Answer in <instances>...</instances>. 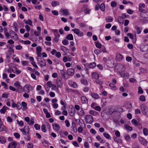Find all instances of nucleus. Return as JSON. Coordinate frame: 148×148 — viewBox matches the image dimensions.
Segmentation results:
<instances>
[{"instance_id": "nucleus-57", "label": "nucleus", "mask_w": 148, "mask_h": 148, "mask_svg": "<svg viewBox=\"0 0 148 148\" xmlns=\"http://www.w3.org/2000/svg\"><path fill=\"white\" fill-rule=\"evenodd\" d=\"M8 94L6 93H4L2 94V97L7 98L8 97Z\"/></svg>"}, {"instance_id": "nucleus-27", "label": "nucleus", "mask_w": 148, "mask_h": 148, "mask_svg": "<svg viewBox=\"0 0 148 148\" xmlns=\"http://www.w3.org/2000/svg\"><path fill=\"white\" fill-rule=\"evenodd\" d=\"M135 28L137 30L136 32L137 34H139L141 33L142 30L141 28H140L137 26H135Z\"/></svg>"}, {"instance_id": "nucleus-31", "label": "nucleus", "mask_w": 148, "mask_h": 148, "mask_svg": "<svg viewBox=\"0 0 148 148\" xmlns=\"http://www.w3.org/2000/svg\"><path fill=\"white\" fill-rule=\"evenodd\" d=\"M143 132L145 136H147L148 135V130L147 128H144L143 129Z\"/></svg>"}, {"instance_id": "nucleus-19", "label": "nucleus", "mask_w": 148, "mask_h": 148, "mask_svg": "<svg viewBox=\"0 0 148 148\" xmlns=\"http://www.w3.org/2000/svg\"><path fill=\"white\" fill-rule=\"evenodd\" d=\"M6 140L5 138L3 136H0V143L4 144L6 143Z\"/></svg>"}, {"instance_id": "nucleus-54", "label": "nucleus", "mask_w": 148, "mask_h": 148, "mask_svg": "<svg viewBox=\"0 0 148 148\" xmlns=\"http://www.w3.org/2000/svg\"><path fill=\"white\" fill-rule=\"evenodd\" d=\"M22 48V47L20 45H19L16 46V49L18 50H20Z\"/></svg>"}, {"instance_id": "nucleus-32", "label": "nucleus", "mask_w": 148, "mask_h": 148, "mask_svg": "<svg viewBox=\"0 0 148 148\" xmlns=\"http://www.w3.org/2000/svg\"><path fill=\"white\" fill-rule=\"evenodd\" d=\"M100 8L102 11H104L105 10V5L103 3L101 4L100 5Z\"/></svg>"}, {"instance_id": "nucleus-29", "label": "nucleus", "mask_w": 148, "mask_h": 148, "mask_svg": "<svg viewBox=\"0 0 148 148\" xmlns=\"http://www.w3.org/2000/svg\"><path fill=\"white\" fill-rule=\"evenodd\" d=\"M96 64L95 62H93L92 63H90L89 65V66L90 68H93L96 66Z\"/></svg>"}, {"instance_id": "nucleus-16", "label": "nucleus", "mask_w": 148, "mask_h": 148, "mask_svg": "<svg viewBox=\"0 0 148 148\" xmlns=\"http://www.w3.org/2000/svg\"><path fill=\"white\" fill-rule=\"evenodd\" d=\"M60 73L62 76V77L65 79H67L69 78V77L68 76H66V73L63 70H61L60 71Z\"/></svg>"}, {"instance_id": "nucleus-26", "label": "nucleus", "mask_w": 148, "mask_h": 148, "mask_svg": "<svg viewBox=\"0 0 148 148\" xmlns=\"http://www.w3.org/2000/svg\"><path fill=\"white\" fill-rule=\"evenodd\" d=\"M81 100L83 103H86L88 101L87 98L84 96H82L81 97Z\"/></svg>"}, {"instance_id": "nucleus-51", "label": "nucleus", "mask_w": 148, "mask_h": 148, "mask_svg": "<svg viewBox=\"0 0 148 148\" xmlns=\"http://www.w3.org/2000/svg\"><path fill=\"white\" fill-rule=\"evenodd\" d=\"M46 126L45 125H42L41 127L42 130L43 132H45L46 131V130L45 129Z\"/></svg>"}, {"instance_id": "nucleus-17", "label": "nucleus", "mask_w": 148, "mask_h": 148, "mask_svg": "<svg viewBox=\"0 0 148 148\" xmlns=\"http://www.w3.org/2000/svg\"><path fill=\"white\" fill-rule=\"evenodd\" d=\"M92 77L95 79H97L99 77V75L96 73H92Z\"/></svg>"}, {"instance_id": "nucleus-11", "label": "nucleus", "mask_w": 148, "mask_h": 148, "mask_svg": "<svg viewBox=\"0 0 148 148\" xmlns=\"http://www.w3.org/2000/svg\"><path fill=\"white\" fill-rule=\"evenodd\" d=\"M74 70L73 69H69L67 70L66 75H67L69 76H72L74 74Z\"/></svg>"}, {"instance_id": "nucleus-46", "label": "nucleus", "mask_w": 148, "mask_h": 148, "mask_svg": "<svg viewBox=\"0 0 148 148\" xmlns=\"http://www.w3.org/2000/svg\"><path fill=\"white\" fill-rule=\"evenodd\" d=\"M14 135L17 138H18L20 137V135L18 133H14Z\"/></svg>"}, {"instance_id": "nucleus-28", "label": "nucleus", "mask_w": 148, "mask_h": 148, "mask_svg": "<svg viewBox=\"0 0 148 148\" xmlns=\"http://www.w3.org/2000/svg\"><path fill=\"white\" fill-rule=\"evenodd\" d=\"M124 127L127 130L130 131H131L132 130V127L130 126L125 125H124Z\"/></svg>"}, {"instance_id": "nucleus-4", "label": "nucleus", "mask_w": 148, "mask_h": 148, "mask_svg": "<svg viewBox=\"0 0 148 148\" xmlns=\"http://www.w3.org/2000/svg\"><path fill=\"white\" fill-rule=\"evenodd\" d=\"M85 119L86 123L91 124L93 121V117L90 115H88L86 116Z\"/></svg>"}, {"instance_id": "nucleus-25", "label": "nucleus", "mask_w": 148, "mask_h": 148, "mask_svg": "<svg viewBox=\"0 0 148 148\" xmlns=\"http://www.w3.org/2000/svg\"><path fill=\"white\" fill-rule=\"evenodd\" d=\"M40 64L41 67L45 66V65H46V62L45 60L44 59H43V60H42L40 61Z\"/></svg>"}, {"instance_id": "nucleus-38", "label": "nucleus", "mask_w": 148, "mask_h": 148, "mask_svg": "<svg viewBox=\"0 0 148 148\" xmlns=\"http://www.w3.org/2000/svg\"><path fill=\"white\" fill-rule=\"evenodd\" d=\"M34 121L33 118H31L30 119V121H29L28 123L30 125H32L34 124Z\"/></svg>"}, {"instance_id": "nucleus-22", "label": "nucleus", "mask_w": 148, "mask_h": 148, "mask_svg": "<svg viewBox=\"0 0 148 148\" xmlns=\"http://www.w3.org/2000/svg\"><path fill=\"white\" fill-rule=\"evenodd\" d=\"M8 108L5 106H4L0 110V112L1 113L4 114L6 111V109Z\"/></svg>"}, {"instance_id": "nucleus-55", "label": "nucleus", "mask_w": 148, "mask_h": 148, "mask_svg": "<svg viewBox=\"0 0 148 148\" xmlns=\"http://www.w3.org/2000/svg\"><path fill=\"white\" fill-rule=\"evenodd\" d=\"M79 114L80 115L83 116L84 115V111L82 110H81L80 111H79Z\"/></svg>"}, {"instance_id": "nucleus-33", "label": "nucleus", "mask_w": 148, "mask_h": 148, "mask_svg": "<svg viewBox=\"0 0 148 148\" xmlns=\"http://www.w3.org/2000/svg\"><path fill=\"white\" fill-rule=\"evenodd\" d=\"M114 140L117 143H122V140L116 137H115L114 138Z\"/></svg>"}, {"instance_id": "nucleus-59", "label": "nucleus", "mask_w": 148, "mask_h": 148, "mask_svg": "<svg viewBox=\"0 0 148 148\" xmlns=\"http://www.w3.org/2000/svg\"><path fill=\"white\" fill-rule=\"evenodd\" d=\"M31 64L36 69H38V66L36 65V62H35L33 61L31 63Z\"/></svg>"}, {"instance_id": "nucleus-43", "label": "nucleus", "mask_w": 148, "mask_h": 148, "mask_svg": "<svg viewBox=\"0 0 148 148\" xmlns=\"http://www.w3.org/2000/svg\"><path fill=\"white\" fill-rule=\"evenodd\" d=\"M139 99L140 101H145V97L144 95H141L139 97Z\"/></svg>"}, {"instance_id": "nucleus-1", "label": "nucleus", "mask_w": 148, "mask_h": 148, "mask_svg": "<svg viewBox=\"0 0 148 148\" xmlns=\"http://www.w3.org/2000/svg\"><path fill=\"white\" fill-rule=\"evenodd\" d=\"M140 108L143 114L147 117H148V108L144 104H142L140 106Z\"/></svg>"}, {"instance_id": "nucleus-49", "label": "nucleus", "mask_w": 148, "mask_h": 148, "mask_svg": "<svg viewBox=\"0 0 148 148\" xmlns=\"http://www.w3.org/2000/svg\"><path fill=\"white\" fill-rule=\"evenodd\" d=\"M27 148H33V145L32 143H28L27 145Z\"/></svg>"}, {"instance_id": "nucleus-6", "label": "nucleus", "mask_w": 148, "mask_h": 148, "mask_svg": "<svg viewBox=\"0 0 148 148\" xmlns=\"http://www.w3.org/2000/svg\"><path fill=\"white\" fill-rule=\"evenodd\" d=\"M29 88H31V89H33V87L32 86L29 84H27L23 88V91L25 93H29Z\"/></svg>"}, {"instance_id": "nucleus-5", "label": "nucleus", "mask_w": 148, "mask_h": 148, "mask_svg": "<svg viewBox=\"0 0 148 148\" xmlns=\"http://www.w3.org/2000/svg\"><path fill=\"white\" fill-rule=\"evenodd\" d=\"M36 51H37L36 54L37 55V59L38 60L40 59V58H41V54L40 53L42 51V48L41 47L38 46L36 47Z\"/></svg>"}, {"instance_id": "nucleus-48", "label": "nucleus", "mask_w": 148, "mask_h": 148, "mask_svg": "<svg viewBox=\"0 0 148 148\" xmlns=\"http://www.w3.org/2000/svg\"><path fill=\"white\" fill-rule=\"evenodd\" d=\"M132 148H139V146L137 143H134L132 145Z\"/></svg>"}, {"instance_id": "nucleus-18", "label": "nucleus", "mask_w": 148, "mask_h": 148, "mask_svg": "<svg viewBox=\"0 0 148 148\" xmlns=\"http://www.w3.org/2000/svg\"><path fill=\"white\" fill-rule=\"evenodd\" d=\"M116 58L117 61H120L123 58V56L121 54L117 53Z\"/></svg>"}, {"instance_id": "nucleus-63", "label": "nucleus", "mask_w": 148, "mask_h": 148, "mask_svg": "<svg viewBox=\"0 0 148 148\" xmlns=\"http://www.w3.org/2000/svg\"><path fill=\"white\" fill-rule=\"evenodd\" d=\"M73 144L76 147H78L79 146L78 143L76 141H73Z\"/></svg>"}, {"instance_id": "nucleus-36", "label": "nucleus", "mask_w": 148, "mask_h": 148, "mask_svg": "<svg viewBox=\"0 0 148 148\" xmlns=\"http://www.w3.org/2000/svg\"><path fill=\"white\" fill-rule=\"evenodd\" d=\"M103 135L107 139H109L110 138V136L108 134L104 133Z\"/></svg>"}, {"instance_id": "nucleus-8", "label": "nucleus", "mask_w": 148, "mask_h": 148, "mask_svg": "<svg viewBox=\"0 0 148 148\" xmlns=\"http://www.w3.org/2000/svg\"><path fill=\"white\" fill-rule=\"evenodd\" d=\"M9 66L10 70L13 73H15L14 70L13 69V68H14L15 69V70H17V68L16 67L15 64L13 63H11L9 64Z\"/></svg>"}, {"instance_id": "nucleus-34", "label": "nucleus", "mask_w": 148, "mask_h": 148, "mask_svg": "<svg viewBox=\"0 0 148 148\" xmlns=\"http://www.w3.org/2000/svg\"><path fill=\"white\" fill-rule=\"evenodd\" d=\"M24 21L26 24H29L30 25H32V22L30 19L28 20L27 21H26L25 20H24Z\"/></svg>"}, {"instance_id": "nucleus-9", "label": "nucleus", "mask_w": 148, "mask_h": 148, "mask_svg": "<svg viewBox=\"0 0 148 148\" xmlns=\"http://www.w3.org/2000/svg\"><path fill=\"white\" fill-rule=\"evenodd\" d=\"M82 77L80 80V81L81 84H82L86 86L88 85V82L87 80L84 77V76L82 75Z\"/></svg>"}, {"instance_id": "nucleus-56", "label": "nucleus", "mask_w": 148, "mask_h": 148, "mask_svg": "<svg viewBox=\"0 0 148 148\" xmlns=\"http://www.w3.org/2000/svg\"><path fill=\"white\" fill-rule=\"evenodd\" d=\"M7 120L8 122L11 123L12 122V119L10 117L8 116L7 117Z\"/></svg>"}, {"instance_id": "nucleus-60", "label": "nucleus", "mask_w": 148, "mask_h": 148, "mask_svg": "<svg viewBox=\"0 0 148 148\" xmlns=\"http://www.w3.org/2000/svg\"><path fill=\"white\" fill-rule=\"evenodd\" d=\"M127 36H129L130 38L133 39V36L132 34L130 33H128L127 34Z\"/></svg>"}, {"instance_id": "nucleus-23", "label": "nucleus", "mask_w": 148, "mask_h": 148, "mask_svg": "<svg viewBox=\"0 0 148 148\" xmlns=\"http://www.w3.org/2000/svg\"><path fill=\"white\" fill-rule=\"evenodd\" d=\"M66 38L70 40H73V35L71 34H68L66 36Z\"/></svg>"}, {"instance_id": "nucleus-41", "label": "nucleus", "mask_w": 148, "mask_h": 148, "mask_svg": "<svg viewBox=\"0 0 148 148\" xmlns=\"http://www.w3.org/2000/svg\"><path fill=\"white\" fill-rule=\"evenodd\" d=\"M62 43L64 45H66L69 44V42L68 40L64 39L62 41Z\"/></svg>"}, {"instance_id": "nucleus-20", "label": "nucleus", "mask_w": 148, "mask_h": 148, "mask_svg": "<svg viewBox=\"0 0 148 148\" xmlns=\"http://www.w3.org/2000/svg\"><path fill=\"white\" fill-rule=\"evenodd\" d=\"M91 96L95 99H97L99 98V96L98 95L92 92L91 94Z\"/></svg>"}, {"instance_id": "nucleus-53", "label": "nucleus", "mask_w": 148, "mask_h": 148, "mask_svg": "<svg viewBox=\"0 0 148 148\" xmlns=\"http://www.w3.org/2000/svg\"><path fill=\"white\" fill-rule=\"evenodd\" d=\"M53 84L52 83V82L50 81H48L47 82V85L49 88L51 87H52Z\"/></svg>"}, {"instance_id": "nucleus-12", "label": "nucleus", "mask_w": 148, "mask_h": 148, "mask_svg": "<svg viewBox=\"0 0 148 148\" xmlns=\"http://www.w3.org/2000/svg\"><path fill=\"white\" fill-rule=\"evenodd\" d=\"M62 79L61 77H58L57 79V83L58 86L60 88H61L62 85Z\"/></svg>"}, {"instance_id": "nucleus-47", "label": "nucleus", "mask_w": 148, "mask_h": 148, "mask_svg": "<svg viewBox=\"0 0 148 148\" xmlns=\"http://www.w3.org/2000/svg\"><path fill=\"white\" fill-rule=\"evenodd\" d=\"M16 107L18 110H20L21 108L22 107L20 103L18 102L16 104Z\"/></svg>"}, {"instance_id": "nucleus-52", "label": "nucleus", "mask_w": 148, "mask_h": 148, "mask_svg": "<svg viewBox=\"0 0 148 148\" xmlns=\"http://www.w3.org/2000/svg\"><path fill=\"white\" fill-rule=\"evenodd\" d=\"M101 50H99L98 49L95 50L94 51V53L97 55L99 54V53H101Z\"/></svg>"}, {"instance_id": "nucleus-30", "label": "nucleus", "mask_w": 148, "mask_h": 148, "mask_svg": "<svg viewBox=\"0 0 148 148\" xmlns=\"http://www.w3.org/2000/svg\"><path fill=\"white\" fill-rule=\"evenodd\" d=\"M132 123L135 126H138V123L137 121L135 119H133L132 121Z\"/></svg>"}, {"instance_id": "nucleus-40", "label": "nucleus", "mask_w": 148, "mask_h": 148, "mask_svg": "<svg viewBox=\"0 0 148 148\" xmlns=\"http://www.w3.org/2000/svg\"><path fill=\"white\" fill-rule=\"evenodd\" d=\"M117 3L115 1H112L111 3V5L112 7H115L117 5Z\"/></svg>"}, {"instance_id": "nucleus-37", "label": "nucleus", "mask_w": 148, "mask_h": 148, "mask_svg": "<svg viewBox=\"0 0 148 148\" xmlns=\"http://www.w3.org/2000/svg\"><path fill=\"white\" fill-rule=\"evenodd\" d=\"M21 105L25 109H27V103H26L25 102L23 101L21 103Z\"/></svg>"}, {"instance_id": "nucleus-64", "label": "nucleus", "mask_w": 148, "mask_h": 148, "mask_svg": "<svg viewBox=\"0 0 148 148\" xmlns=\"http://www.w3.org/2000/svg\"><path fill=\"white\" fill-rule=\"evenodd\" d=\"M115 135L117 137H119L120 136V134L118 131H116L115 133Z\"/></svg>"}, {"instance_id": "nucleus-62", "label": "nucleus", "mask_w": 148, "mask_h": 148, "mask_svg": "<svg viewBox=\"0 0 148 148\" xmlns=\"http://www.w3.org/2000/svg\"><path fill=\"white\" fill-rule=\"evenodd\" d=\"M126 60L127 62H130L131 61L132 59L131 57L127 56L126 57Z\"/></svg>"}, {"instance_id": "nucleus-14", "label": "nucleus", "mask_w": 148, "mask_h": 148, "mask_svg": "<svg viewBox=\"0 0 148 148\" xmlns=\"http://www.w3.org/2000/svg\"><path fill=\"white\" fill-rule=\"evenodd\" d=\"M75 110L74 108H71L69 110V113L71 116H74L75 113Z\"/></svg>"}, {"instance_id": "nucleus-45", "label": "nucleus", "mask_w": 148, "mask_h": 148, "mask_svg": "<svg viewBox=\"0 0 148 148\" xmlns=\"http://www.w3.org/2000/svg\"><path fill=\"white\" fill-rule=\"evenodd\" d=\"M6 128L4 126H2L1 127L0 126V132H2L3 131H6Z\"/></svg>"}, {"instance_id": "nucleus-42", "label": "nucleus", "mask_w": 148, "mask_h": 148, "mask_svg": "<svg viewBox=\"0 0 148 148\" xmlns=\"http://www.w3.org/2000/svg\"><path fill=\"white\" fill-rule=\"evenodd\" d=\"M16 121L18 124L20 126H22L23 125L24 123L23 121H19L18 120H17Z\"/></svg>"}, {"instance_id": "nucleus-3", "label": "nucleus", "mask_w": 148, "mask_h": 148, "mask_svg": "<svg viewBox=\"0 0 148 148\" xmlns=\"http://www.w3.org/2000/svg\"><path fill=\"white\" fill-rule=\"evenodd\" d=\"M29 128L27 126H25L23 129H20V131L22 132L24 135H27L29 134Z\"/></svg>"}, {"instance_id": "nucleus-10", "label": "nucleus", "mask_w": 148, "mask_h": 148, "mask_svg": "<svg viewBox=\"0 0 148 148\" xmlns=\"http://www.w3.org/2000/svg\"><path fill=\"white\" fill-rule=\"evenodd\" d=\"M82 10H83L86 14H89L91 11V10L88 8L86 5H84Z\"/></svg>"}, {"instance_id": "nucleus-50", "label": "nucleus", "mask_w": 148, "mask_h": 148, "mask_svg": "<svg viewBox=\"0 0 148 148\" xmlns=\"http://www.w3.org/2000/svg\"><path fill=\"white\" fill-rule=\"evenodd\" d=\"M101 52H102L103 53L106 52V50L105 47L104 46H102L101 47V49H100Z\"/></svg>"}, {"instance_id": "nucleus-58", "label": "nucleus", "mask_w": 148, "mask_h": 148, "mask_svg": "<svg viewBox=\"0 0 148 148\" xmlns=\"http://www.w3.org/2000/svg\"><path fill=\"white\" fill-rule=\"evenodd\" d=\"M65 123L66 124V126L67 127H69L70 126V124L68 120H66L65 121Z\"/></svg>"}, {"instance_id": "nucleus-2", "label": "nucleus", "mask_w": 148, "mask_h": 148, "mask_svg": "<svg viewBox=\"0 0 148 148\" xmlns=\"http://www.w3.org/2000/svg\"><path fill=\"white\" fill-rule=\"evenodd\" d=\"M29 128L27 126H25L23 129H20V131L22 132L24 135H27L29 134Z\"/></svg>"}, {"instance_id": "nucleus-7", "label": "nucleus", "mask_w": 148, "mask_h": 148, "mask_svg": "<svg viewBox=\"0 0 148 148\" xmlns=\"http://www.w3.org/2000/svg\"><path fill=\"white\" fill-rule=\"evenodd\" d=\"M72 31H73L75 34H77L79 36L82 37L84 36V33L83 32L80 31L79 29L75 28L74 29H72Z\"/></svg>"}, {"instance_id": "nucleus-35", "label": "nucleus", "mask_w": 148, "mask_h": 148, "mask_svg": "<svg viewBox=\"0 0 148 148\" xmlns=\"http://www.w3.org/2000/svg\"><path fill=\"white\" fill-rule=\"evenodd\" d=\"M21 63L23 66H27L28 64V62L26 61H22Z\"/></svg>"}, {"instance_id": "nucleus-61", "label": "nucleus", "mask_w": 148, "mask_h": 148, "mask_svg": "<svg viewBox=\"0 0 148 148\" xmlns=\"http://www.w3.org/2000/svg\"><path fill=\"white\" fill-rule=\"evenodd\" d=\"M26 30L27 32H29L30 31V27L28 25H26L25 26Z\"/></svg>"}, {"instance_id": "nucleus-13", "label": "nucleus", "mask_w": 148, "mask_h": 148, "mask_svg": "<svg viewBox=\"0 0 148 148\" xmlns=\"http://www.w3.org/2000/svg\"><path fill=\"white\" fill-rule=\"evenodd\" d=\"M17 145L15 141H13L10 143L8 146V148H16Z\"/></svg>"}, {"instance_id": "nucleus-24", "label": "nucleus", "mask_w": 148, "mask_h": 148, "mask_svg": "<svg viewBox=\"0 0 148 148\" xmlns=\"http://www.w3.org/2000/svg\"><path fill=\"white\" fill-rule=\"evenodd\" d=\"M114 64L110 60L108 61L107 63V66L110 68L112 67L114 65Z\"/></svg>"}, {"instance_id": "nucleus-39", "label": "nucleus", "mask_w": 148, "mask_h": 148, "mask_svg": "<svg viewBox=\"0 0 148 148\" xmlns=\"http://www.w3.org/2000/svg\"><path fill=\"white\" fill-rule=\"evenodd\" d=\"M59 3L58 2H56V1H52L51 3V5L53 7H55L57 5H58Z\"/></svg>"}, {"instance_id": "nucleus-15", "label": "nucleus", "mask_w": 148, "mask_h": 148, "mask_svg": "<svg viewBox=\"0 0 148 148\" xmlns=\"http://www.w3.org/2000/svg\"><path fill=\"white\" fill-rule=\"evenodd\" d=\"M139 140L140 143L143 145H146L147 144V141L145 139L142 137H140L139 138Z\"/></svg>"}, {"instance_id": "nucleus-21", "label": "nucleus", "mask_w": 148, "mask_h": 148, "mask_svg": "<svg viewBox=\"0 0 148 148\" xmlns=\"http://www.w3.org/2000/svg\"><path fill=\"white\" fill-rule=\"evenodd\" d=\"M16 90V92L18 93H21L23 91V88L22 87L20 86L17 88Z\"/></svg>"}, {"instance_id": "nucleus-44", "label": "nucleus", "mask_w": 148, "mask_h": 148, "mask_svg": "<svg viewBox=\"0 0 148 148\" xmlns=\"http://www.w3.org/2000/svg\"><path fill=\"white\" fill-rule=\"evenodd\" d=\"M34 127L36 130H39L40 129V125L37 124H36L34 125Z\"/></svg>"}]
</instances>
